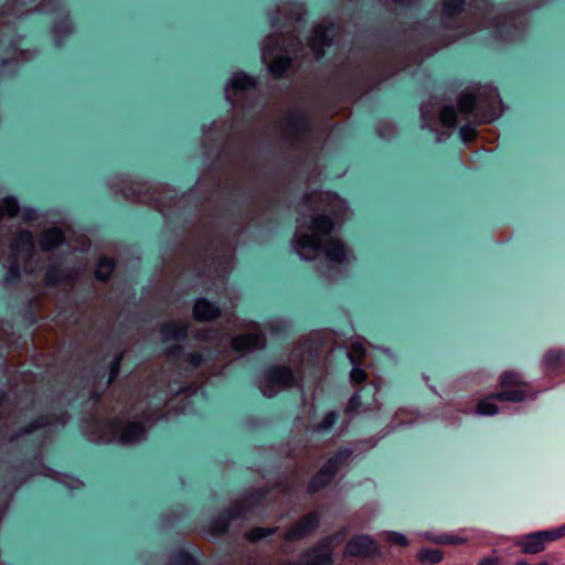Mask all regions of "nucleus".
Instances as JSON below:
<instances>
[{
    "instance_id": "12",
    "label": "nucleus",
    "mask_w": 565,
    "mask_h": 565,
    "mask_svg": "<svg viewBox=\"0 0 565 565\" xmlns=\"http://www.w3.org/2000/svg\"><path fill=\"white\" fill-rule=\"evenodd\" d=\"M351 449H342L319 470L309 483V491L316 492L331 482L340 468L345 465L351 456Z\"/></svg>"
},
{
    "instance_id": "28",
    "label": "nucleus",
    "mask_w": 565,
    "mask_h": 565,
    "mask_svg": "<svg viewBox=\"0 0 565 565\" xmlns=\"http://www.w3.org/2000/svg\"><path fill=\"white\" fill-rule=\"evenodd\" d=\"M115 268V262L111 258L103 257L99 259L95 276L99 280H107Z\"/></svg>"
},
{
    "instance_id": "44",
    "label": "nucleus",
    "mask_w": 565,
    "mask_h": 565,
    "mask_svg": "<svg viewBox=\"0 0 565 565\" xmlns=\"http://www.w3.org/2000/svg\"><path fill=\"white\" fill-rule=\"evenodd\" d=\"M61 30L68 32L71 30L70 23L67 21H62L55 25V32H60Z\"/></svg>"
},
{
    "instance_id": "30",
    "label": "nucleus",
    "mask_w": 565,
    "mask_h": 565,
    "mask_svg": "<svg viewBox=\"0 0 565 565\" xmlns=\"http://www.w3.org/2000/svg\"><path fill=\"white\" fill-rule=\"evenodd\" d=\"M537 533L545 546L547 542H553L565 536V524L551 530L537 531Z\"/></svg>"
},
{
    "instance_id": "8",
    "label": "nucleus",
    "mask_w": 565,
    "mask_h": 565,
    "mask_svg": "<svg viewBox=\"0 0 565 565\" xmlns=\"http://www.w3.org/2000/svg\"><path fill=\"white\" fill-rule=\"evenodd\" d=\"M34 252V239L30 231L17 233L10 245L9 271L7 280H12L20 275L21 262L26 260Z\"/></svg>"
},
{
    "instance_id": "3",
    "label": "nucleus",
    "mask_w": 565,
    "mask_h": 565,
    "mask_svg": "<svg viewBox=\"0 0 565 565\" xmlns=\"http://www.w3.org/2000/svg\"><path fill=\"white\" fill-rule=\"evenodd\" d=\"M156 419V415L142 413H129L108 422H98L96 430L90 433V439L95 443L117 441L130 445L146 437L148 425Z\"/></svg>"
},
{
    "instance_id": "35",
    "label": "nucleus",
    "mask_w": 565,
    "mask_h": 565,
    "mask_svg": "<svg viewBox=\"0 0 565 565\" xmlns=\"http://www.w3.org/2000/svg\"><path fill=\"white\" fill-rule=\"evenodd\" d=\"M500 382L501 385L505 387L512 385H520L522 383V380L519 373L510 371L501 375Z\"/></svg>"
},
{
    "instance_id": "2",
    "label": "nucleus",
    "mask_w": 565,
    "mask_h": 565,
    "mask_svg": "<svg viewBox=\"0 0 565 565\" xmlns=\"http://www.w3.org/2000/svg\"><path fill=\"white\" fill-rule=\"evenodd\" d=\"M489 0H443L441 25L454 31L450 40L439 46L447 45L458 38L480 29L491 28L500 38H512L523 23V14L519 11L503 12Z\"/></svg>"
},
{
    "instance_id": "34",
    "label": "nucleus",
    "mask_w": 565,
    "mask_h": 565,
    "mask_svg": "<svg viewBox=\"0 0 565 565\" xmlns=\"http://www.w3.org/2000/svg\"><path fill=\"white\" fill-rule=\"evenodd\" d=\"M337 418H338V414L335 412H329L324 416L323 420L319 425H317L315 427V430L318 431V433H326V431H328L329 429L332 428V426L337 422Z\"/></svg>"
},
{
    "instance_id": "6",
    "label": "nucleus",
    "mask_w": 565,
    "mask_h": 565,
    "mask_svg": "<svg viewBox=\"0 0 565 565\" xmlns=\"http://www.w3.org/2000/svg\"><path fill=\"white\" fill-rule=\"evenodd\" d=\"M262 60L267 64L269 73L277 77L284 76L291 66L290 51L278 35H269L265 39Z\"/></svg>"
},
{
    "instance_id": "39",
    "label": "nucleus",
    "mask_w": 565,
    "mask_h": 565,
    "mask_svg": "<svg viewBox=\"0 0 565 565\" xmlns=\"http://www.w3.org/2000/svg\"><path fill=\"white\" fill-rule=\"evenodd\" d=\"M51 425H52V423L49 419V417H41V418L36 419L35 422H33L32 424H30L28 426V428L25 429L24 434H29L39 428H43V427L51 426Z\"/></svg>"
},
{
    "instance_id": "11",
    "label": "nucleus",
    "mask_w": 565,
    "mask_h": 565,
    "mask_svg": "<svg viewBox=\"0 0 565 565\" xmlns=\"http://www.w3.org/2000/svg\"><path fill=\"white\" fill-rule=\"evenodd\" d=\"M321 354L322 349L318 348L312 340L305 341L292 352L294 358L299 359L302 374L308 372L313 377L320 376L323 372Z\"/></svg>"
},
{
    "instance_id": "20",
    "label": "nucleus",
    "mask_w": 565,
    "mask_h": 565,
    "mask_svg": "<svg viewBox=\"0 0 565 565\" xmlns=\"http://www.w3.org/2000/svg\"><path fill=\"white\" fill-rule=\"evenodd\" d=\"M248 519L249 512L246 509V501H242L233 507L231 510L222 513L213 521L212 527L216 533H223L227 530L230 522L235 519Z\"/></svg>"
},
{
    "instance_id": "31",
    "label": "nucleus",
    "mask_w": 565,
    "mask_h": 565,
    "mask_svg": "<svg viewBox=\"0 0 565 565\" xmlns=\"http://www.w3.org/2000/svg\"><path fill=\"white\" fill-rule=\"evenodd\" d=\"M172 565H198L195 558L185 551H178L172 555Z\"/></svg>"
},
{
    "instance_id": "41",
    "label": "nucleus",
    "mask_w": 565,
    "mask_h": 565,
    "mask_svg": "<svg viewBox=\"0 0 565 565\" xmlns=\"http://www.w3.org/2000/svg\"><path fill=\"white\" fill-rule=\"evenodd\" d=\"M46 280L49 284H55L58 280V275L55 269H50L46 273Z\"/></svg>"
},
{
    "instance_id": "33",
    "label": "nucleus",
    "mask_w": 565,
    "mask_h": 565,
    "mask_svg": "<svg viewBox=\"0 0 565 565\" xmlns=\"http://www.w3.org/2000/svg\"><path fill=\"white\" fill-rule=\"evenodd\" d=\"M441 559V552L437 548L423 550L419 553V561L422 563L435 564Z\"/></svg>"
},
{
    "instance_id": "1",
    "label": "nucleus",
    "mask_w": 565,
    "mask_h": 565,
    "mask_svg": "<svg viewBox=\"0 0 565 565\" xmlns=\"http://www.w3.org/2000/svg\"><path fill=\"white\" fill-rule=\"evenodd\" d=\"M303 212L298 218V226L294 236V249L300 258L315 259L321 252L324 257L335 264L349 262V252L340 239L332 237L334 224L328 215L335 220L343 218L348 212V205L337 193L313 192L305 198Z\"/></svg>"
},
{
    "instance_id": "16",
    "label": "nucleus",
    "mask_w": 565,
    "mask_h": 565,
    "mask_svg": "<svg viewBox=\"0 0 565 565\" xmlns=\"http://www.w3.org/2000/svg\"><path fill=\"white\" fill-rule=\"evenodd\" d=\"M256 86L254 77L238 72L233 74L228 84L225 87V96L232 107L241 106L239 95H247Z\"/></svg>"
},
{
    "instance_id": "15",
    "label": "nucleus",
    "mask_w": 565,
    "mask_h": 565,
    "mask_svg": "<svg viewBox=\"0 0 565 565\" xmlns=\"http://www.w3.org/2000/svg\"><path fill=\"white\" fill-rule=\"evenodd\" d=\"M527 397L525 392L521 388L505 390L501 393L492 394L481 399L476 408L478 415H494L500 408L495 402H520Z\"/></svg>"
},
{
    "instance_id": "37",
    "label": "nucleus",
    "mask_w": 565,
    "mask_h": 565,
    "mask_svg": "<svg viewBox=\"0 0 565 565\" xmlns=\"http://www.w3.org/2000/svg\"><path fill=\"white\" fill-rule=\"evenodd\" d=\"M384 536L386 541L393 544H397L401 546H406L408 544L406 536L398 532H385Z\"/></svg>"
},
{
    "instance_id": "47",
    "label": "nucleus",
    "mask_w": 565,
    "mask_h": 565,
    "mask_svg": "<svg viewBox=\"0 0 565 565\" xmlns=\"http://www.w3.org/2000/svg\"><path fill=\"white\" fill-rule=\"evenodd\" d=\"M246 565H257V559H256V556H252L249 555L247 557V564Z\"/></svg>"
},
{
    "instance_id": "49",
    "label": "nucleus",
    "mask_w": 565,
    "mask_h": 565,
    "mask_svg": "<svg viewBox=\"0 0 565 565\" xmlns=\"http://www.w3.org/2000/svg\"><path fill=\"white\" fill-rule=\"evenodd\" d=\"M188 388H189V387H184V386H182V387H179V388L177 390V392H178V393H185Z\"/></svg>"
},
{
    "instance_id": "17",
    "label": "nucleus",
    "mask_w": 565,
    "mask_h": 565,
    "mask_svg": "<svg viewBox=\"0 0 565 565\" xmlns=\"http://www.w3.org/2000/svg\"><path fill=\"white\" fill-rule=\"evenodd\" d=\"M319 522V514L311 512L287 530L282 537L285 541H299L311 534L318 527Z\"/></svg>"
},
{
    "instance_id": "13",
    "label": "nucleus",
    "mask_w": 565,
    "mask_h": 565,
    "mask_svg": "<svg viewBox=\"0 0 565 565\" xmlns=\"http://www.w3.org/2000/svg\"><path fill=\"white\" fill-rule=\"evenodd\" d=\"M337 34L338 28L332 23L322 22L313 28L309 45L317 60L321 58L326 54L327 49L333 45Z\"/></svg>"
},
{
    "instance_id": "26",
    "label": "nucleus",
    "mask_w": 565,
    "mask_h": 565,
    "mask_svg": "<svg viewBox=\"0 0 565 565\" xmlns=\"http://www.w3.org/2000/svg\"><path fill=\"white\" fill-rule=\"evenodd\" d=\"M64 239L65 233L61 228H50L42 234L40 246L43 250H51L62 244Z\"/></svg>"
},
{
    "instance_id": "45",
    "label": "nucleus",
    "mask_w": 565,
    "mask_h": 565,
    "mask_svg": "<svg viewBox=\"0 0 565 565\" xmlns=\"http://www.w3.org/2000/svg\"><path fill=\"white\" fill-rule=\"evenodd\" d=\"M34 215H35L34 210L28 209V210L23 211V218L26 221L33 220Z\"/></svg>"
},
{
    "instance_id": "46",
    "label": "nucleus",
    "mask_w": 565,
    "mask_h": 565,
    "mask_svg": "<svg viewBox=\"0 0 565 565\" xmlns=\"http://www.w3.org/2000/svg\"><path fill=\"white\" fill-rule=\"evenodd\" d=\"M392 1L395 2L396 4L407 7V6L415 3L417 0H392Z\"/></svg>"
},
{
    "instance_id": "5",
    "label": "nucleus",
    "mask_w": 565,
    "mask_h": 565,
    "mask_svg": "<svg viewBox=\"0 0 565 565\" xmlns=\"http://www.w3.org/2000/svg\"><path fill=\"white\" fill-rule=\"evenodd\" d=\"M196 338L215 343L217 348L230 343L233 351L244 353L252 350L263 349L265 347V335L257 323H250L247 332L231 338L227 331L202 329Z\"/></svg>"
},
{
    "instance_id": "9",
    "label": "nucleus",
    "mask_w": 565,
    "mask_h": 565,
    "mask_svg": "<svg viewBox=\"0 0 565 565\" xmlns=\"http://www.w3.org/2000/svg\"><path fill=\"white\" fill-rule=\"evenodd\" d=\"M299 381L287 366H276L264 372L259 380V388L262 393L271 397L280 390L298 385Z\"/></svg>"
},
{
    "instance_id": "18",
    "label": "nucleus",
    "mask_w": 565,
    "mask_h": 565,
    "mask_svg": "<svg viewBox=\"0 0 565 565\" xmlns=\"http://www.w3.org/2000/svg\"><path fill=\"white\" fill-rule=\"evenodd\" d=\"M353 351L356 354V358L353 355V353H347L348 358L350 359L353 367L350 373L351 382L356 385L359 383H362L366 379L365 371L361 369V365H367V349L364 343L356 341L352 344Z\"/></svg>"
},
{
    "instance_id": "22",
    "label": "nucleus",
    "mask_w": 565,
    "mask_h": 565,
    "mask_svg": "<svg viewBox=\"0 0 565 565\" xmlns=\"http://www.w3.org/2000/svg\"><path fill=\"white\" fill-rule=\"evenodd\" d=\"M189 323L185 321H170L161 327V337L163 341L180 340L186 337Z\"/></svg>"
},
{
    "instance_id": "40",
    "label": "nucleus",
    "mask_w": 565,
    "mask_h": 565,
    "mask_svg": "<svg viewBox=\"0 0 565 565\" xmlns=\"http://www.w3.org/2000/svg\"><path fill=\"white\" fill-rule=\"evenodd\" d=\"M119 370H120V358H116L113 361L111 366H110L109 383L113 382L117 377Z\"/></svg>"
},
{
    "instance_id": "10",
    "label": "nucleus",
    "mask_w": 565,
    "mask_h": 565,
    "mask_svg": "<svg viewBox=\"0 0 565 565\" xmlns=\"http://www.w3.org/2000/svg\"><path fill=\"white\" fill-rule=\"evenodd\" d=\"M344 536L343 532L333 537H326L302 554V562L287 561L281 565H331L332 543L333 541L341 542Z\"/></svg>"
},
{
    "instance_id": "48",
    "label": "nucleus",
    "mask_w": 565,
    "mask_h": 565,
    "mask_svg": "<svg viewBox=\"0 0 565 565\" xmlns=\"http://www.w3.org/2000/svg\"><path fill=\"white\" fill-rule=\"evenodd\" d=\"M19 56H20V58H21L22 61H26V60H29V56H25V52H20V53H19Z\"/></svg>"
},
{
    "instance_id": "24",
    "label": "nucleus",
    "mask_w": 565,
    "mask_h": 565,
    "mask_svg": "<svg viewBox=\"0 0 565 565\" xmlns=\"http://www.w3.org/2000/svg\"><path fill=\"white\" fill-rule=\"evenodd\" d=\"M218 313L220 308L205 298L198 299L193 307V315L196 320H211L217 317Z\"/></svg>"
},
{
    "instance_id": "14",
    "label": "nucleus",
    "mask_w": 565,
    "mask_h": 565,
    "mask_svg": "<svg viewBox=\"0 0 565 565\" xmlns=\"http://www.w3.org/2000/svg\"><path fill=\"white\" fill-rule=\"evenodd\" d=\"M379 392L376 383L365 384L359 392L354 393L347 405L345 412L354 415L360 412H367L377 408V399L375 395Z\"/></svg>"
},
{
    "instance_id": "23",
    "label": "nucleus",
    "mask_w": 565,
    "mask_h": 565,
    "mask_svg": "<svg viewBox=\"0 0 565 565\" xmlns=\"http://www.w3.org/2000/svg\"><path fill=\"white\" fill-rule=\"evenodd\" d=\"M168 356L170 360L177 362H185L188 363V367L186 370H194L196 367H199L202 362H203V353L201 352H192V353H188V354H181V350L178 349V348H171L169 349L168 351Z\"/></svg>"
},
{
    "instance_id": "43",
    "label": "nucleus",
    "mask_w": 565,
    "mask_h": 565,
    "mask_svg": "<svg viewBox=\"0 0 565 565\" xmlns=\"http://www.w3.org/2000/svg\"><path fill=\"white\" fill-rule=\"evenodd\" d=\"M51 7V2L50 3H45V2H42L40 3V6H36V10L38 11H43V12H53L55 11L54 8H50Z\"/></svg>"
},
{
    "instance_id": "32",
    "label": "nucleus",
    "mask_w": 565,
    "mask_h": 565,
    "mask_svg": "<svg viewBox=\"0 0 565 565\" xmlns=\"http://www.w3.org/2000/svg\"><path fill=\"white\" fill-rule=\"evenodd\" d=\"M276 530V527H255L247 533V539L250 542H257L274 534Z\"/></svg>"
},
{
    "instance_id": "25",
    "label": "nucleus",
    "mask_w": 565,
    "mask_h": 565,
    "mask_svg": "<svg viewBox=\"0 0 565 565\" xmlns=\"http://www.w3.org/2000/svg\"><path fill=\"white\" fill-rule=\"evenodd\" d=\"M516 544L521 547V551L526 554H535L545 548L537 532L522 536L518 540Z\"/></svg>"
},
{
    "instance_id": "27",
    "label": "nucleus",
    "mask_w": 565,
    "mask_h": 565,
    "mask_svg": "<svg viewBox=\"0 0 565 565\" xmlns=\"http://www.w3.org/2000/svg\"><path fill=\"white\" fill-rule=\"evenodd\" d=\"M543 364L546 371L555 372L565 364V352L562 350L548 351L544 356Z\"/></svg>"
},
{
    "instance_id": "19",
    "label": "nucleus",
    "mask_w": 565,
    "mask_h": 565,
    "mask_svg": "<svg viewBox=\"0 0 565 565\" xmlns=\"http://www.w3.org/2000/svg\"><path fill=\"white\" fill-rule=\"evenodd\" d=\"M379 551L377 543L367 535H358L351 539L345 547V553L352 556H371Z\"/></svg>"
},
{
    "instance_id": "38",
    "label": "nucleus",
    "mask_w": 565,
    "mask_h": 565,
    "mask_svg": "<svg viewBox=\"0 0 565 565\" xmlns=\"http://www.w3.org/2000/svg\"><path fill=\"white\" fill-rule=\"evenodd\" d=\"M459 136L465 143L471 141L476 136V129L472 125L468 124L460 128Z\"/></svg>"
},
{
    "instance_id": "7",
    "label": "nucleus",
    "mask_w": 565,
    "mask_h": 565,
    "mask_svg": "<svg viewBox=\"0 0 565 565\" xmlns=\"http://www.w3.org/2000/svg\"><path fill=\"white\" fill-rule=\"evenodd\" d=\"M420 116L424 128L434 130L435 125L440 124L445 128H455L457 125V111L454 106L445 105L444 99L433 97L420 107Z\"/></svg>"
},
{
    "instance_id": "29",
    "label": "nucleus",
    "mask_w": 565,
    "mask_h": 565,
    "mask_svg": "<svg viewBox=\"0 0 565 565\" xmlns=\"http://www.w3.org/2000/svg\"><path fill=\"white\" fill-rule=\"evenodd\" d=\"M19 212V203L15 198L7 196L0 202V221L4 217L15 216Z\"/></svg>"
},
{
    "instance_id": "42",
    "label": "nucleus",
    "mask_w": 565,
    "mask_h": 565,
    "mask_svg": "<svg viewBox=\"0 0 565 565\" xmlns=\"http://www.w3.org/2000/svg\"><path fill=\"white\" fill-rule=\"evenodd\" d=\"M499 558L494 556H488L479 562V565H498Z\"/></svg>"
},
{
    "instance_id": "21",
    "label": "nucleus",
    "mask_w": 565,
    "mask_h": 565,
    "mask_svg": "<svg viewBox=\"0 0 565 565\" xmlns=\"http://www.w3.org/2000/svg\"><path fill=\"white\" fill-rule=\"evenodd\" d=\"M285 130L288 138L294 141H300L306 137L309 130V122L307 118L301 115H289L286 118Z\"/></svg>"
},
{
    "instance_id": "36",
    "label": "nucleus",
    "mask_w": 565,
    "mask_h": 565,
    "mask_svg": "<svg viewBox=\"0 0 565 565\" xmlns=\"http://www.w3.org/2000/svg\"><path fill=\"white\" fill-rule=\"evenodd\" d=\"M425 536L433 542L441 544H459L463 542V539L457 535L429 536L425 534Z\"/></svg>"
},
{
    "instance_id": "4",
    "label": "nucleus",
    "mask_w": 565,
    "mask_h": 565,
    "mask_svg": "<svg viewBox=\"0 0 565 565\" xmlns=\"http://www.w3.org/2000/svg\"><path fill=\"white\" fill-rule=\"evenodd\" d=\"M458 109L467 120L482 124L499 118L503 111V105L495 87L481 85L460 94Z\"/></svg>"
}]
</instances>
